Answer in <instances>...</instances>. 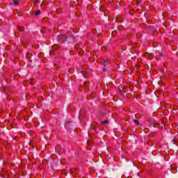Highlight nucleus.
I'll list each match as a JSON object with an SVG mask.
<instances>
[{"label":"nucleus","mask_w":178,"mask_h":178,"mask_svg":"<svg viewBox=\"0 0 178 178\" xmlns=\"http://www.w3.org/2000/svg\"><path fill=\"white\" fill-rule=\"evenodd\" d=\"M57 38H58V41H60V42H63V41L66 40L67 37H66V35L61 34L60 35H58Z\"/></svg>","instance_id":"f257e3e1"},{"label":"nucleus","mask_w":178,"mask_h":178,"mask_svg":"<svg viewBox=\"0 0 178 178\" xmlns=\"http://www.w3.org/2000/svg\"><path fill=\"white\" fill-rule=\"evenodd\" d=\"M72 122L71 121H67L65 124V129H67L68 127H70V124H72Z\"/></svg>","instance_id":"f03ea898"},{"label":"nucleus","mask_w":178,"mask_h":178,"mask_svg":"<svg viewBox=\"0 0 178 178\" xmlns=\"http://www.w3.org/2000/svg\"><path fill=\"white\" fill-rule=\"evenodd\" d=\"M35 16H40V15H41V10H36L35 13Z\"/></svg>","instance_id":"7ed1b4c3"},{"label":"nucleus","mask_w":178,"mask_h":178,"mask_svg":"<svg viewBox=\"0 0 178 178\" xmlns=\"http://www.w3.org/2000/svg\"><path fill=\"white\" fill-rule=\"evenodd\" d=\"M13 5H15V6H17L19 5V1L14 0L12 3Z\"/></svg>","instance_id":"20e7f679"},{"label":"nucleus","mask_w":178,"mask_h":178,"mask_svg":"<svg viewBox=\"0 0 178 178\" xmlns=\"http://www.w3.org/2000/svg\"><path fill=\"white\" fill-rule=\"evenodd\" d=\"M134 122L135 124H136L137 126H140V121H138V120H134Z\"/></svg>","instance_id":"39448f33"},{"label":"nucleus","mask_w":178,"mask_h":178,"mask_svg":"<svg viewBox=\"0 0 178 178\" xmlns=\"http://www.w3.org/2000/svg\"><path fill=\"white\" fill-rule=\"evenodd\" d=\"M108 123H109V120H106L102 122V124L104 125L108 124Z\"/></svg>","instance_id":"423d86ee"},{"label":"nucleus","mask_w":178,"mask_h":178,"mask_svg":"<svg viewBox=\"0 0 178 178\" xmlns=\"http://www.w3.org/2000/svg\"><path fill=\"white\" fill-rule=\"evenodd\" d=\"M103 65L104 66H106V65H108V60H104Z\"/></svg>","instance_id":"0eeeda50"},{"label":"nucleus","mask_w":178,"mask_h":178,"mask_svg":"<svg viewBox=\"0 0 178 178\" xmlns=\"http://www.w3.org/2000/svg\"><path fill=\"white\" fill-rule=\"evenodd\" d=\"M60 149V145H58L56 147V151L57 152H59V149Z\"/></svg>","instance_id":"6e6552de"},{"label":"nucleus","mask_w":178,"mask_h":178,"mask_svg":"<svg viewBox=\"0 0 178 178\" xmlns=\"http://www.w3.org/2000/svg\"><path fill=\"white\" fill-rule=\"evenodd\" d=\"M18 30H19V31H24V27H21V28H19V29H18Z\"/></svg>","instance_id":"1a4fd4ad"},{"label":"nucleus","mask_w":178,"mask_h":178,"mask_svg":"<svg viewBox=\"0 0 178 178\" xmlns=\"http://www.w3.org/2000/svg\"><path fill=\"white\" fill-rule=\"evenodd\" d=\"M91 129H92L93 130H97V127H93L92 125L91 126Z\"/></svg>","instance_id":"9d476101"},{"label":"nucleus","mask_w":178,"mask_h":178,"mask_svg":"<svg viewBox=\"0 0 178 178\" xmlns=\"http://www.w3.org/2000/svg\"><path fill=\"white\" fill-rule=\"evenodd\" d=\"M108 70H106V68H103V72H107Z\"/></svg>","instance_id":"9b49d317"},{"label":"nucleus","mask_w":178,"mask_h":178,"mask_svg":"<svg viewBox=\"0 0 178 178\" xmlns=\"http://www.w3.org/2000/svg\"><path fill=\"white\" fill-rule=\"evenodd\" d=\"M172 141H173V143L175 144V140H172Z\"/></svg>","instance_id":"f8f14e48"}]
</instances>
